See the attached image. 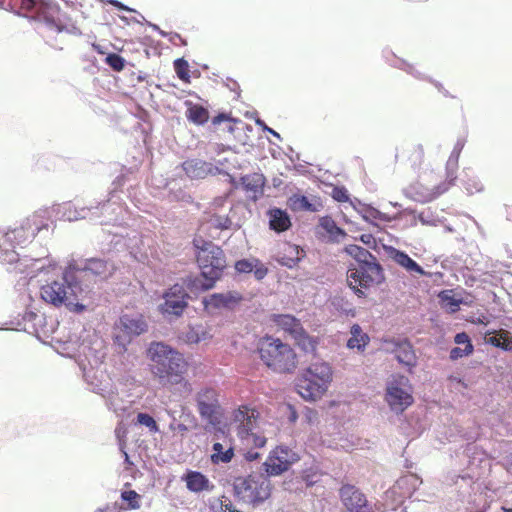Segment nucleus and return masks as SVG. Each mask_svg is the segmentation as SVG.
<instances>
[{
	"label": "nucleus",
	"mask_w": 512,
	"mask_h": 512,
	"mask_svg": "<svg viewBox=\"0 0 512 512\" xmlns=\"http://www.w3.org/2000/svg\"><path fill=\"white\" fill-rule=\"evenodd\" d=\"M241 183L247 194V197L253 200H257L263 194L265 177L263 174L253 173L243 176L241 178Z\"/></svg>",
	"instance_id": "nucleus-26"
},
{
	"label": "nucleus",
	"mask_w": 512,
	"mask_h": 512,
	"mask_svg": "<svg viewBox=\"0 0 512 512\" xmlns=\"http://www.w3.org/2000/svg\"><path fill=\"white\" fill-rule=\"evenodd\" d=\"M106 63L115 71H122L125 67V59L116 53L108 54Z\"/></svg>",
	"instance_id": "nucleus-50"
},
{
	"label": "nucleus",
	"mask_w": 512,
	"mask_h": 512,
	"mask_svg": "<svg viewBox=\"0 0 512 512\" xmlns=\"http://www.w3.org/2000/svg\"><path fill=\"white\" fill-rule=\"evenodd\" d=\"M75 263H70L60 278L47 281L40 287L41 299L54 307L65 306L72 312L81 313L85 310L82 300L83 289L77 276Z\"/></svg>",
	"instance_id": "nucleus-2"
},
{
	"label": "nucleus",
	"mask_w": 512,
	"mask_h": 512,
	"mask_svg": "<svg viewBox=\"0 0 512 512\" xmlns=\"http://www.w3.org/2000/svg\"><path fill=\"white\" fill-rule=\"evenodd\" d=\"M419 220L423 223V224H427V225H435L436 222L435 220L432 219V215L429 211H423L419 214Z\"/></svg>",
	"instance_id": "nucleus-58"
},
{
	"label": "nucleus",
	"mask_w": 512,
	"mask_h": 512,
	"mask_svg": "<svg viewBox=\"0 0 512 512\" xmlns=\"http://www.w3.org/2000/svg\"><path fill=\"white\" fill-rule=\"evenodd\" d=\"M439 297L443 304L451 311L454 312L459 309L461 301L452 296L451 291H443L439 294Z\"/></svg>",
	"instance_id": "nucleus-47"
},
{
	"label": "nucleus",
	"mask_w": 512,
	"mask_h": 512,
	"mask_svg": "<svg viewBox=\"0 0 512 512\" xmlns=\"http://www.w3.org/2000/svg\"><path fill=\"white\" fill-rule=\"evenodd\" d=\"M196 402L199 414L203 419L210 423H214L218 419L221 407L216 389L211 387L201 389L196 395Z\"/></svg>",
	"instance_id": "nucleus-17"
},
{
	"label": "nucleus",
	"mask_w": 512,
	"mask_h": 512,
	"mask_svg": "<svg viewBox=\"0 0 512 512\" xmlns=\"http://www.w3.org/2000/svg\"><path fill=\"white\" fill-rule=\"evenodd\" d=\"M473 352V345H469L468 348L454 347L450 351V359L457 360L462 357L468 356Z\"/></svg>",
	"instance_id": "nucleus-54"
},
{
	"label": "nucleus",
	"mask_w": 512,
	"mask_h": 512,
	"mask_svg": "<svg viewBox=\"0 0 512 512\" xmlns=\"http://www.w3.org/2000/svg\"><path fill=\"white\" fill-rule=\"evenodd\" d=\"M184 480L186 482V486L188 490L199 493L202 491H211L213 489V484L209 481V479L202 473L198 471H190L188 472Z\"/></svg>",
	"instance_id": "nucleus-30"
},
{
	"label": "nucleus",
	"mask_w": 512,
	"mask_h": 512,
	"mask_svg": "<svg viewBox=\"0 0 512 512\" xmlns=\"http://www.w3.org/2000/svg\"><path fill=\"white\" fill-rule=\"evenodd\" d=\"M354 209L362 216V218L373 225H378L380 222H391L393 217L379 211L378 209L369 205L363 204L357 199L351 201Z\"/></svg>",
	"instance_id": "nucleus-25"
},
{
	"label": "nucleus",
	"mask_w": 512,
	"mask_h": 512,
	"mask_svg": "<svg viewBox=\"0 0 512 512\" xmlns=\"http://www.w3.org/2000/svg\"><path fill=\"white\" fill-rule=\"evenodd\" d=\"M258 457H259V453H258V452H255V451H248V452L245 454V458H246V460H248V461H254V460H256Z\"/></svg>",
	"instance_id": "nucleus-64"
},
{
	"label": "nucleus",
	"mask_w": 512,
	"mask_h": 512,
	"mask_svg": "<svg viewBox=\"0 0 512 512\" xmlns=\"http://www.w3.org/2000/svg\"><path fill=\"white\" fill-rule=\"evenodd\" d=\"M59 353L66 357L77 358L78 365L83 372V377L90 390L105 396L110 390L109 381L103 370L100 369L104 353L81 344L76 348V343L68 341L61 345Z\"/></svg>",
	"instance_id": "nucleus-3"
},
{
	"label": "nucleus",
	"mask_w": 512,
	"mask_h": 512,
	"mask_svg": "<svg viewBox=\"0 0 512 512\" xmlns=\"http://www.w3.org/2000/svg\"><path fill=\"white\" fill-rule=\"evenodd\" d=\"M147 357L150 360V371L166 385L181 383L186 371V362L177 350L163 342H151L147 348Z\"/></svg>",
	"instance_id": "nucleus-4"
},
{
	"label": "nucleus",
	"mask_w": 512,
	"mask_h": 512,
	"mask_svg": "<svg viewBox=\"0 0 512 512\" xmlns=\"http://www.w3.org/2000/svg\"><path fill=\"white\" fill-rule=\"evenodd\" d=\"M233 207V203L228 199V196L215 198L210 207L207 224L218 230L238 228V225H233L232 216L230 215L233 212Z\"/></svg>",
	"instance_id": "nucleus-15"
},
{
	"label": "nucleus",
	"mask_w": 512,
	"mask_h": 512,
	"mask_svg": "<svg viewBox=\"0 0 512 512\" xmlns=\"http://www.w3.org/2000/svg\"><path fill=\"white\" fill-rule=\"evenodd\" d=\"M350 334L351 337L347 341V347L349 349H356L359 352H363L370 341L369 336L363 332L362 328L358 324L352 325Z\"/></svg>",
	"instance_id": "nucleus-34"
},
{
	"label": "nucleus",
	"mask_w": 512,
	"mask_h": 512,
	"mask_svg": "<svg viewBox=\"0 0 512 512\" xmlns=\"http://www.w3.org/2000/svg\"><path fill=\"white\" fill-rule=\"evenodd\" d=\"M299 459V455L289 447L278 446L270 452L263 465L268 476H278Z\"/></svg>",
	"instance_id": "nucleus-16"
},
{
	"label": "nucleus",
	"mask_w": 512,
	"mask_h": 512,
	"mask_svg": "<svg viewBox=\"0 0 512 512\" xmlns=\"http://www.w3.org/2000/svg\"><path fill=\"white\" fill-rule=\"evenodd\" d=\"M183 169L190 178L201 179L209 174H215L212 164L199 159H190L183 163Z\"/></svg>",
	"instance_id": "nucleus-28"
},
{
	"label": "nucleus",
	"mask_w": 512,
	"mask_h": 512,
	"mask_svg": "<svg viewBox=\"0 0 512 512\" xmlns=\"http://www.w3.org/2000/svg\"><path fill=\"white\" fill-rule=\"evenodd\" d=\"M304 256V252L299 246L284 242L279 246L275 256L276 261L285 267L293 268Z\"/></svg>",
	"instance_id": "nucleus-23"
},
{
	"label": "nucleus",
	"mask_w": 512,
	"mask_h": 512,
	"mask_svg": "<svg viewBox=\"0 0 512 512\" xmlns=\"http://www.w3.org/2000/svg\"><path fill=\"white\" fill-rule=\"evenodd\" d=\"M35 19L40 24L38 27L39 30L45 28L54 32H62L66 30L67 32L73 34L79 33L77 27L71 26V28H66L61 24L59 19V9L52 3L45 4V6L38 8L37 16Z\"/></svg>",
	"instance_id": "nucleus-19"
},
{
	"label": "nucleus",
	"mask_w": 512,
	"mask_h": 512,
	"mask_svg": "<svg viewBox=\"0 0 512 512\" xmlns=\"http://www.w3.org/2000/svg\"><path fill=\"white\" fill-rule=\"evenodd\" d=\"M382 268L379 264L370 261L357 263L347 271V283L359 297L365 295L363 289L382 281Z\"/></svg>",
	"instance_id": "nucleus-10"
},
{
	"label": "nucleus",
	"mask_w": 512,
	"mask_h": 512,
	"mask_svg": "<svg viewBox=\"0 0 512 512\" xmlns=\"http://www.w3.org/2000/svg\"><path fill=\"white\" fill-rule=\"evenodd\" d=\"M186 117L190 122L194 124L203 125L208 121L209 113L207 109L201 105L188 103Z\"/></svg>",
	"instance_id": "nucleus-39"
},
{
	"label": "nucleus",
	"mask_w": 512,
	"mask_h": 512,
	"mask_svg": "<svg viewBox=\"0 0 512 512\" xmlns=\"http://www.w3.org/2000/svg\"><path fill=\"white\" fill-rule=\"evenodd\" d=\"M115 198V194L112 193L110 198L106 201L98 202L96 206L91 205L90 207L94 208L93 212H96V214L90 215L91 219L98 218L100 215H104L106 220L102 221L101 223H118L120 220H124L122 214L126 211Z\"/></svg>",
	"instance_id": "nucleus-21"
},
{
	"label": "nucleus",
	"mask_w": 512,
	"mask_h": 512,
	"mask_svg": "<svg viewBox=\"0 0 512 512\" xmlns=\"http://www.w3.org/2000/svg\"><path fill=\"white\" fill-rule=\"evenodd\" d=\"M148 324L142 314H123L114 324V342L126 351L133 338L145 333Z\"/></svg>",
	"instance_id": "nucleus-12"
},
{
	"label": "nucleus",
	"mask_w": 512,
	"mask_h": 512,
	"mask_svg": "<svg viewBox=\"0 0 512 512\" xmlns=\"http://www.w3.org/2000/svg\"><path fill=\"white\" fill-rule=\"evenodd\" d=\"M259 413L256 409L242 405L233 412V422L237 424V434L247 445L262 448L266 444V438L257 433V420Z\"/></svg>",
	"instance_id": "nucleus-9"
},
{
	"label": "nucleus",
	"mask_w": 512,
	"mask_h": 512,
	"mask_svg": "<svg viewBox=\"0 0 512 512\" xmlns=\"http://www.w3.org/2000/svg\"><path fill=\"white\" fill-rule=\"evenodd\" d=\"M360 240L363 243L368 244V245H370L371 243L374 242V238H373V236L371 234H363V235H361Z\"/></svg>",
	"instance_id": "nucleus-63"
},
{
	"label": "nucleus",
	"mask_w": 512,
	"mask_h": 512,
	"mask_svg": "<svg viewBox=\"0 0 512 512\" xmlns=\"http://www.w3.org/2000/svg\"><path fill=\"white\" fill-rule=\"evenodd\" d=\"M385 350L395 355L399 364L409 372L417 366V356L413 346L407 339H391L385 341Z\"/></svg>",
	"instance_id": "nucleus-18"
},
{
	"label": "nucleus",
	"mask_w": 512,
	"mask_h": 512,
	"mask_svg": "<svg viewBox=\"0 0 512 512\" xmlns=\"http://www.w3.org/2000/svg\"><path fill=\"white\" fill-rule=\"evenodd\" d=\"M234 488L236 494L243 501L254 505L263 503L271 494V482L263 476L250 475L246 478H239L236 480Z\"/></svg>",
	"instance_id": "nucleus-11"
},
{
	"label": "nucleus",
	"mask_w": 512,
	"mask_h": 512,
	"mask_svg": "<svg viewBox=\"0 0 512 512\" xmlns=\"http://www.w3.org/2000/svg\"><path fill=\"white\" fill-rule=\"evenodd\" d=\"M331 381L330 365L326 362H316L301 373L296 383V389L303 399L316 401L325 394Z\"/></svg>",
	"instance_id": "nucleus-7"
},
{
	"label": "nucleus",
	"mask_w": 512,
	"mask_h": 512,
	"mask_svg": "<svg viewBox=\"0 0 512 512\" xmlns=\"http://www.w3.org/2000/svg\"><path fill=\"white\" fill-rule=\"evenodd\" d=\"M52 211L48 208L39 209L33 215L24 219L19 226L13 229L0 231V261L7 264H16L15 269L25 273L31 278L46 269H54L48 259L19 258L17 247L29 243L42 229H47L51 220Z\"/></svg>",
	"instance_id": "nucleus-1"
},
{
	"label": "nucleus",
	"mask_w": 512,
	"mask_h": 512,
	"mask_svg": "<svg viewBox=\"0 0 512 512\" xmlns=\"http://www.w3.org/2000/svg\"><path fill=\"white\" fill-rule=\"evenodd\" d=\"M319 227L325 231L330 242H340L346 236L345 231L338 227L336 222L329 216L320 219Z\"/></svg>",
	"instance_id": "nucleus-35"
},
{
	"label": "nucleus",
	"mask_w": 512,
	"mask_h": 512,
	"mask_svg": "<svg viewBox=\"0 0 512 512\" xmlns=\"http://www.w3.org/2000/svg\"><path fill=\"white\" fill-rule=\"evenodd\" d=\"M333 307L341 312L342 314L350 317L355 316V309L352 306L351 303H349L347 300H345L343 297H335L332 300Z\"/></svg>",
	"instance_id": "nucleus-44"
},
{
	"label": "nucleus",
	"mask_w": 512,
	"mask_h": 512,
	"mask_svg": "<svg viewBox=\"0 0 512 512\" xmlns=\"http://www.w3.org/2000/svg\"><path fill=\"white\" fill-rule=\"evenodd\" d=\"M25 319L32 321L34 332L38 337L41 335L46 336L48 334V330L46 328V318L43 314L29 312L26 314Z\"/></svg>",
	"instance_id": "nucleus-42"
},
{
	"label": "nucleus",
	"mask_w": 512,
	"mask_h": 512,
	"mask_svg": "<svg viewBox=\"0 0 512 512\" xmlns=\"http://www.w3.org/2000/svg\"><path fill=\"white\" fill-rule=\"evenodd\" d=\"M293 338L304 352L314 353L316 351L318 345L317 338L308 335L303 328Z\"/></svg>",
	"instance_id": "nucleus-41"
},
{
	"label": "nucleus",
	"mask_w": 512,
	"mask_h": 512,
	"mask_svg": "<svg viewBox=\"0 0 512 512\" xmlns=\"http://www.w3.org/2000/svg\"><path fill=\"white\" fill-rule=\"evenodd\" d=\"M257 351L263 363L275 372L292 373L297 367L296 353L278 338L262 337L258 341Z\"/></svg>",
	"instance_id": "nucleus-5"
},
{
	"label": "nucleus",
	"mask_w": 512,
	"mask_h": 512,
	"mask_svg": "<svg viewBox=\"0 0 512 512\" xmlns=\"http://www.w3.org/2000/svg\"><path fill=\"white\" fill-rule=\"evenodd\" d=\"M115 433L119 439V443H120V447H121V450L123 452V455H124V458H125V462L129 463V456L127 454L126 451H124V438L126 437V433H127V430L126 428L120 424L118 425V427L116 428L115 430Z\"/></svg>",
	"instance_id": "nucleus-55"
},
{
	"label": "nucleus",
	"mask_w": 512,
	"mask_h": 512,
	"mask_svg": "<svg viewBox=\"0 0 512 512\" xmlns=\"http://www.w3.org/2000/svg\"><path fill=\"white\" fill-rule=\"evenodd\" d=\"M162 299L158 311L165 319L172 320L183 315L188 307L189 294L183 285L174 284L163 293Z\"/></svg>",
	"instance_id": "nucleus-13"
},
{
	"label": "nucleus",
	"mask_w": 512,
	"mask_h": 512,
	"mask_svg": "<svg viewBox=\"0 0 512 512\" xmlns=\"http://www.w3.org/2000/svg\"><path fill=\"white\" fill-rule=\"evenodd\" d=\"M106 399L107 407L112 410L117 416L123 417L128 411V406L124 400L119 398L118 394L110 389L103 396Z\"/></svg>",
	"instance_id": "nucleus-37"
},
{
	"label": "nucleus",
	"mask_w": 512,
	"mask_h": 512,
	"mask_svg": "<svg viewBox=\"0 0 512 512\" xmlns=\"http://www.w3.org/2000/svg\"><path fill=\"white\" fill-rule=\"evenodd\" d=\"M506 333V337H505V340H506V344H505V347H504V351H512V334L508 331H505Z\"/></svg>",
	"instance_id": "nucleus-61"
},
{
	"label": "nucleus",
	"mask_w": 512,
	"mask_h": 512,
	"mask_svg": "<svg viewBox=\"0 0 512 512\" xmlns=\"http://www.w3.org/2000/svg\"><path fill=\"white\" fill-rule=\"evenodd\" d=\"M273 322L285 332H288L292 337L300 333V330L303 328L300 321L289 314L273 315Z\"/></svg>",
	"instance_id": "nucleus-33"
},
{
	"label": "nucleus",
	"mask_w": 512,
	"mask_h": 512,
	"mask_svg": "<svg viewBox=\"0 0 512 512\" xmlns=\"http://www.w3.org/2000/svg\"><path fill=\"white\" fill-rule=\"evenodd\" d=\"M393 66L398 67L399 69H402L406 71L407 73L413 75L417 79H424V75L416 70L411 64L407 63L406 61L402 59H396L393 63Z\"/></svg>",
	"instance_id": "nucleus-51"
},
{
	"label": "nucleus",
	"mask_w": 512,
	"mask_h": 512,
	"mask_svg": "<svg viewBox=\"0 0 512 512\" xmlns=\"http://www.w3.org/2000/svg\"><path fill=\"white\" fill-rule=\"evenodd\" d=\"M466 140L465 138H458L453 150L447 160L446 163V180L443 181L438 186H435L433 188H427V193L423 196V201H431L435 198L439 197L448 189L454 185V182L456 180V172L458 169V161L460 154L465 146Z\"/></svg>",
	"instance_id": "nucleus-14"
},
{
	"label": "nucleus",
	"mask_w": 512,
	"mask_h": 512,
	"mask_svg": "<svg viewBox=\"0 0 512 512\" xmlns=\"http://www.w3.org/2000/svg\"><path fill=\"white\" fill-rule=\"evenodd\" d=\"M269 225L272 230L283 232L289 229L291 221L286 211L273 208L268 211Z\"/></svg>",
	"instance_id": "nucleus-32"
},
{
	"label": "nucleus",
	"mask_w": 512,
	"mask_h": 512,
	"mask_svg": "<svg viewBox=\"0 0 512 512\" xmlns=\"http://www.w3.org/2000/svg\"><path fill=\"white\" fill-rule=\"evenodd\" d=\"M197 250V261L201 270V275L205 282L200 284L202 290L211 289L214 283L220 278L226 261L221 248L211 241H206L200 236L193 240Z\"/></svg>",
	"instance_id": "nucleus-6"
},
{
	"label": "nucleus",
	"mask_w": 512,
	"mask_h": 512,
	"mask_svg": "<svg viewBox=\"0 0 512 512\" xmlns=\"http://www.w3.org/2000/svg\"><path fill=\"white\" fill-rule=\"evenodd\" d=\"M462 184L468 194L479 193L484 190V185L477 175L471 170H465Z\"/></svg>",
	"instance_id": "nucleus-40"
},
{
	"label": "nucleus",
	"mask_w": 512,
	"mask_h": 512,
	"mask_svg": "<svg viewBox=\"0 0 512 512\" xmlns=\"http://www.w3.org/2000/svg\"><path fill=\"white\" fill-rule=\"evenodd\" d=\"M78 269L77 275L79 273H91L95 276L107 277L111 274L112 266L109 265L106 261L101 259L92 258L86 261L83 267H79L76 265Z\"/></svg>",
	"instance_id": "nucleus-31"
},
{
	"label": "nucleus",
	"mask_w": 512,
	"mask_h": 512,
	"mask_svg": "<svg viewBox=\"0 0 512 512\" xmlns=\"http://www.w3.org/2000/svg\"><path fill=\"white\" fill-rule=\"evenodd\" d=\"M22 5L26 9H32L38 5V0H22Z\"/></svg>",
	"instance_id": "nucleus-62"
},
{
	"label": "nucleus",
	"mask_w": 512,
	"mask_h": 512,
	"mask_svg": "<svg viewBox=\"0 0 512 512\" xmlns=\"http://www.w3.org/2000/svg\"><path fill=\"white\" fill-rule=\"evenodd\" d=\"M291 201L293 202V206L295 208L311 212L317 211L316 206L310 203L309 199L306 196H294L293 198H291Z\"/></svg>",
	"instance_id": "nucleus-49"
},
{
	"label": "nucleus",
	"mask_w": 512,
	"mask_h": 512,
	"mask_svg": "<svg viewBox=\"0 0 512 512\" xmlns=\"http://www.w3.org/2000/svg\"><path fill=\"white\" fill-rule=\"evenodd\" d=\"M108 3L112 4L113 6L117 7L118 9L126 10L129 12H136L134 9L129 8L128 6L119 2L118 0H109Z\"/></svg>",
	"instance_id": "nucleus-60"
},
{
	"label": "nucleus",
	"mask_w": 512,
	"mask_h": 512,
	"mask_svg": "<svg viewBox=\"0 0 512 512\" xmlns=\"http://www.w3.org/2000/svg\"><path fill=\"white\" fill-rule=\"evenodd\" d=\"M333 198L339 202H346L349 200L347 190L344 188H335L333 190Z\"/></svg>",
	"instance_id": "nucleus-57"
},
{
	"label": "nucleus",
	"mask_w": 512,
	"mask_h": 512,
	"mask_svg": "<svg viewBox=\"0 0 512 512\" xmlns=\"http://www.w3.org/2000/svg\"><path fill=\"white\" fill-rule=\"evenodd\" d=\"M505 335H506L505 330H501L498 334L488 335L485 338V341L487 344H490L494 347L504 350V347L506 344V340H505L506 336Z\"/></svg>",
	"instance_id": "nucleus-52"
},
{
	"label": "nucleus",
	"mask_w": 512,
	"mask_h": 512,
	"mask_svg": "<svg viewBox=\"0 0 512 512\" xmlns=\"http://www.w3.org/2000/svg\"><path fill=\"white\" fill-rule=\"evenodd\" d=\"M166 412H167L168 416L171 418V422L169 424V430L171 432H173V433L180 432L183 434L188 431V427L185 424L180 423V422H178V420H176L175 411L167 410Z\"/></svg>",
	"instance_id": "nucleus-53"
},
{
	"label": "nucleus",
	"mask_w": 512,
	"mask_h": 512,
	"mask_svg": "<svg viewBox=\"0 0 512 512\" xmlns=\"http://www.w3.org/2000/svg\"><path fill=\"white\" fill-rule=\"evenodd\" d=\"M233 457L234 449L232 446H229L225 449L224 446L219 442H215L212 445V454L210 456V459L213 464L218 465L221 463H229L233 459Z\"/></svg>",
	"instance_id": "nucleus-36"
},
{
	"label": "nucleus",
	"mask_w": 512,
	"mask_h": 512,
	"mask_svg": "<svg viewBox=\"0 0 512 512\" xmlns=\"http://www.w3.org/2000/svg\"><path fill=\"white\" fill-rule=\"evenodd\" d=\"M241 300L242 296L238 292L227 291L204 297L202 304L207 312L214 313L222 309H233Z\"/></svg>",
	"instance_id": "nucleus-20"
},
{
	"label": "nucleus",
	"mask_w": 512,
	"mask_h": 512,
	"mask_svg": "<svg viewBox=\"0 0 512 512\" xmlns=\"http://www.w3.org/2000/svg\"><path fill=\"white\" fill-rule=\"evenodd\" d=\"M345 251L347 254L352 256L357 263H362L364 261H368L369 258H372V255L368 250L358 245H348L345 247Z\"/></svg>",
	"instance_id": "nucleus-43"
},
{
	"label": "nucleus",
	"mask_w": 512,
	"mask_h": 512,
	"mask_svg": "<svg viewBox=\"0 0 512 512\" xmlns=\"http://www.w3.org/2000/svg\"><path fill=\"white\" fill-rule=\"evenodd\" d=\"M235 269L239 273H254L257 280H262L268 273L267 267L258 259H242L235 263Z\"/></svg>",
	"instance_id": "nucleus-29"
},
{
	"label": "nucleus",
	"mask_w": 512,
	"mask_h": 512,
	"mask_svg": "<svg viewBox=\"0 0 512 512\" xmlns=\"http://www.w3.org/2000/svg\"><path fill=\"white\" fill-rule=\"evenodd\" d=\"M136 424L146 427L150 433L159 432V427L155 419L147 413H138Z\"/></svg>",
	"instance_id": "nucleus-45"
},
{
	"label": "nucleus",
	"mask_w": 512,
	"mask_h": 512,
	"mask_svg": "<svg viewBox=\"0 0 512 512\" xmlns=\"http://www.w3.org/2000/svg\"><path fill=\"white\" fill-rule=\"evenodd\" d=\"M212 338L210 330L203 325L190 326L185 334V341L189 344H198L201 341L209 340Z\"/></svg>",
	"instance_id": "nucleus-38"
},
{
	"label": "nucleus",
	"mask_w": 512,
	"mask_h": 512,
	"mask_svg": "<svg viewBox=\"0 0 512 512\" xmlns=\"http://www.w3.org/2000/svg\"><path fill=\"white\" fill-rule=\"evenodd\" d=\"M340 498L349 512H369L364 494L353 485H344L340 489Z\"/></svg>",
	"instance_id": "nucleus-22"
},
{
	"label": "nucleus",
	"mask_w": 512,
	"mask_h": 512,
	"mask_svg": "<svg viewBox=\"0 0 512 512\" xmlns=\"http://www.w3.org/2000/svg\"><path fill=\"white\" fill-rule=\"evenodd\" d=\"M384 399L393 413H403L414 402L410 380L404 375H392L386 382Z\"/></svg>",
	"instance_id": "nucleus-8"
},
{
	"label": "nucleus",
	"mask_w": 512,
	"mask_h": 512,
	"mask_svg": "<svg viewBox=\"0 0 512 512\" xmlns=\"http://www.w3.org/2000/svg\"><path fill=\"white\" fill-rule=\"evenodd\" d=\"M58 213L61 214V217L67 221H76L79 219L90 218V215L96 214L93 212L92 207H78L74 203L67 202L58 206Z\"/></svg>",
	"instance_id": "nucleus-27"
},
{
	"label": "nucleus",
	"mask_w": 512,
	"mask_h": 512,
	"mask_svg": "<svg viewBox=\"0 0 512 512\" xmlns=\"http://www.w3.org/2000/svg\"><path fill=\"white\" fill-rule=\"evenodd\" d=\"M454 341L458 345H463L464 348H468L469 345H472L469 336L465 332L457 333Z\"/></svg>",
	"instance_id": "nucleus-56"
},
{
	"label": "nucleus",
	"mask_w": 512,
	"mask_h": 512,
	"mask_svg": "<svg viewBox=\"0 0 512 512\" xmlns=\"http://www.w3.org/2000/svg\"><path fill=\"white\" fill-rule=\"evenodd\" d=\"M449 381L451 382V386L455 389H457L458 386H461L464 389H466L468 387L463 379L456 377V376H450Z\"/></svg>",
	"instance_id": "nucleus-59"
},
{
	"label": "nucleus",
	"mask_w": 512,
	"mask_h": 512,
	"mask_svg": "<svg viewBox=\"0 0 512 512\" xmlns=\"http://www.w3.org/2000/svg\"><path fill=\"white\" fill-rule=\"evenodd\" d=\"M386 253L390 259L401 266L410 274L425 275L424 269L417 264L408 254L392 246L385 247Z\"/></svg>",
	"instance_id": "nucleus-24"
},
{
	"label": "nucleus",
	"mask_w": 512,
	"mask_h": 512,
	"mask_svg": "<svg viewBox=\"0 0 512 512\" xmlns=\"http://www.w3.org/2000/svg\"><path fill=\"white\" fill-rule=\"evenodd\" d=\"M121 498L127 503V506L130 509H136L140 507V495L133 490L122 492Z\"/></svg>",
	"instance_id": "nucleus-48"
},
{
	"label": "nucleus",
	"mask_w": 512,
	"mask_h": 512,
	"mask_svg": "<svg viewBox=\"0 0 512 512\" xmlns=\"http://www.w3.org/2000/svg\"><path fill=\"white\" fill-rule=\"evenodd\" d=\"M174 69L179 79L188 83L190 81L189 65L183 58H178L174 61Z\"/></svg>",
	"instance_id": "nucleus-46"
}]
</instances>
